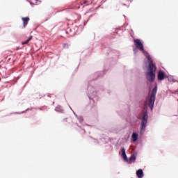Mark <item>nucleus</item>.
<instances>
[{
    "label": "nucleus",
    "instance_id": "1",
    "mask_svg": "<svg viewBox=\"0 0 178 178\" xmlns=\"http://www.w3.org/2000/svg\"><path fill=\"white\" fill-rule=\"evenodd\" d=\"M148 61L149 66L147 71L145 72L146 79L149 83H154V81H155V77L156 74V65L154 64L152 58H150V60H148Z\"/></svg>",
    "mask_w": 178,
    "mask_h": 178
},
{
    "label": "nucleus",
    "instance_id": "2",
    "mask_svg": "<svg viewBox=\"0 0 178 178\" xmlns=\"http://www.w3.org/2000/svg\"><path fill=\"white\" fill-rule=\"evenodd\" d=\"M156 91H158V87L155 86L152 90L151 94H149L148 97L146 98L145 104L148 105L151 111L154 109V105L155 104V98L156 97Z\"/></svg>",
    "mask_w": 178,
    "mask_h": 178
},
{
    "label": "nucleus",
    "instance_id": "3",
    "mask_svg": "<svg viewBox=\"0 0 178 178\" xmlns=\"http://www.w3.org/2000/svg\"><path fill=\"white\" fill-rule=\"evenodd\" d=\"M134 44H135V47L138 49H139L140 51H142L143 54H144L145 56H146L147 60H151L152 58L149 56V54H148V52H147V51L144 50V45L141 42V40L140 39H136V40H134Z\"/></svg>",
    "mask_w": 178,
    "mask_h": 178
},
{
    "label": "nucleus",
    "instance_id": "4",
    "mask_svg": "<svg viewBox=\"0 0 178 178\" xmlns=\"http://www.w3.org/2000/svg\"><path fill=\"white\" fill-rule=\"evenodd\" d=\"M143 118L141 119V124H140V131L143 132L145 130L147 127V124L148 123V112L147 109L145 108L142 111Z\"/></svg>",
    "mask_w": 178,
    "mask_h": 178
},
{
    "label": "nucleus",
    "instance_id": "5",
    "mask_svg": "<svg viewBox=\"0 0 178 178\" xmlns=\"http://www.w3.org/2000/svg\"><path fill=\"white\" fill-rule=\"evenodd\" d=\"M22 20L23 22L24 29H26L27 24H29V22H30V18L29 17H22Z\"/></svg>",
    "mask_w": 178,
    "mask_h": 178
},
{
    "label": "nucleus",
    "instance_id": "6",
    "mask_svg": "<svg viewBox=\"0 0 178 178\" xmlns=\"http://www.w3.org/2000/svg\"><path fill=\"white\" fill-rule=\"evenodd\" d=\"M164 79H165V72H163V71L162 70L159 71L158 80H159L160 81H162V80H163Z\"/></svg>",
    "mask_w": 178,
    "mask_h": 178
},
{
    "label": "nucleus",
    "instance_id": "7",
    "mask_svg": "<svg viewBox=\"0 0 178 178\" xmlns=\"http://www.w3.org/2000/svg\"><path fill=\"white\" fill-rule=\"evenodd\" d=\"M136 176L138 178H143L144 177V172H143L142 169H139L136 171Z\"/></svg>",
    "mask_w": 178,
    "mask_h": 178
},
{
    "label": "nucleus",
    "instance_id": "8",
    "mask_svg": "<svg viewBox=\"0 0 178 178\" xmlns=\"http://www.w3.org/2000/svg\"><path fill=\"white\" fill-rule=\"evenodd\" d=\"M121 152L122 158H124V160L127 162L129 160L127 159V155H126V150L124 149V147L122 149Z\"/></svg>",
    "mask_w": 178,
    "mask_h": 178
},
{
    "label": "nucleus",
    "instance_id": "9",
    "mask_svg": "<svg viewBox=\"0 0 178 178\" xmlns=\"http://www.w3.org/2000/svg\"><path fill=\"white\" fill-rule=\"evenodd\" d=\"M132 140H133L134 143H136V141H137V140H138V134H137L136 133H133Z\"/></svg>",
    "mask_w": 178,
    "mask_h": 178
},
{
    "label": "nucleus",
    "instance_id": "10",
    "mask_svg": "<svg viewBox=\"0 0 178 178\" xmlns=\"http://www.w3.org/2000/svg\"><path fill=\"white\" fill-rule=\"evenodd\" d=\"M31 40H33V36H30L27 40H26L25 42H22V45H26L27 44H29V42H30V41H31Z\"/></svg>",
    "mask_w": 178,
    "mask_h": 178
},
{
    "label": "nucleus",
    "instance_id": "11",
    "mask_svg": "<svg viewBox=\"0 0 178 178\" xmlns=\"http://www.w3.org/2000/svg\"><path fill=\"white\" fill-rule=\"evenodd\" d=\"M136 161V155L132 154L129 158V163H131L133 161Z\"/></svg>",
    "mask_w": 178,
    "mask_h": 178
},
{
    "label": "nucleus",
    "instance_id": "12",
    "mask_svg": "<svg viewBox=\"0 0 178 178\" xmlns=\"http://www.w3.org/2000/svg\"><path fill=\"white\" fill-rule=\"evenodd\" d=\"M63 48H65V49H67V48H69V44L64 43L63 44Z\"/></svg>",
    "mask_w": 178,
    "mask_h": 178
},
{
    "label": "nucleus",
    "instance_id": "13",
    "mask_svg": "<svg viewBox=\"0 0 178 178\" xmlns=\"http://www.w3.org/2000/svg\"><path fill=\"white\" fill-rule=\"evenodd\" d=\"M87 2H88V1H84V2H83V4L87 3Z\"/></svg>",
    "mask_w": 178,
    "mask_h": 178
}]
</instances>
